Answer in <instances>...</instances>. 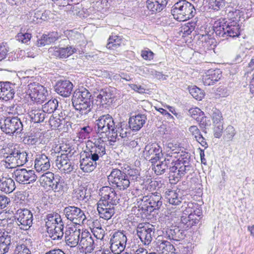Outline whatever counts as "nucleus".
<instances>
[{
    "mask_svg": "<svg viewBox=\"0 0 254 254\" xmlns=\"http://www.w3.org/2000/svg\"><path fill=\"white\" fill-rule=\"evenodd\" d=\"M108 181L112 187L105 186L100 190L101 198L99 202L106 201V196L114 189L120 190H127L132 182H139L141 180L140 171L127 165L121 167V169H114L108 176Z\"/></svg>",
    "mask_w": 254,
    "mask_h": 254,
    "instance_id": "nucleus-1",
    "label": "nucleus"
},
{
    "mask_svg": "<svg viewBox=\"0 0 254 254\" xmlns=\"http://www.w3.org/2000/svg\"><path fill=\"white\" fill-rule=\"evenodd\" d=\"M162 197L160 192H151L141 197L137 198L135 206L138 208L141 217H147L152 212L159 210L162 205Z\"/></svg>",
    "mask_w": 254,
    "mask_h": 254,
    "instance_id": "nucleus-2",
    "label": "nucleus"
},
{
    "mask_svg": "<svg viewBox=\"0 0 254 254\" xmlns=\"http://www.w3.org/2000/svg\"><path fill=\"white\" fill-rule=\"evenodd\" d=\"M213 28L216 36L223 39L238 37L241 34V27L237 19H219L214 22Z\"/></svg>",
    "mask_w": 254,
    "mask_h": 254,
    "instance_id": "nucleus-3",
    "label": "nucleus"
},
{
    "mask_svg": "<svg viewBox=\"0 0 254 254\" xmlns=\"http://www.w3.org/2000/svg\"><path fill=\"white\" fill-rule=\"evenodd\" d=\"M71 102L76 111L81 115H86L91 111L93 97L88 89L82 87L73 92Z\"/></svg>",
    "mask_w": 254,
    "mask_h": 254,
    "instance_id": "nucleus-4",
    "label": "nucleus"
},
{
    "mask_svg": "<svg viewBox=\"0 0 254 254\" xmlns=\"http://www.w3.org/2000/svg\"><path fill=\"white\" fill-rule=\"evenodd\" d=\"M113 117L109 114L101 116L96 121L95 128L98 134L102 136L110 138V141L115 142L117 139V127L119 124H116Z\"/></svg>",
    "mask_w": 254,
    "mask_h": 254,
    "instance_id": "nucleus-5",
    "label": "nucleus"
},
{
    "mask_svg": "<svg viewBox=\"0 0 254 254\" xmlns=\"http://www.w3.org/2000/svg\"><path fill=\"white\" fill-rule=\"evenodd\" d=\"M171 13L177 20L184 21L192 18L196 10L191 3L186 0H180L172 6Z\"/></svg>",
    "mask_w": 254,
    "mask_h": 254,
    "instance_id": "nucleus-6",
    "label": "nucleus"
},
{
    "mask_svg": "<svg viewBox=\"0 0 254 254\" xmlns=\"http://www.w3.org/2000/svg\"><path fill=\"white\" fill-rule=\"evenodd\" d=\"M40 180L44 186L51 189L55 192H64L67 189V185L62 177L51 172L44 173L41 176Z\"/></svg>",
    "mask_w": 254,
    "mask_h": 254,
    "instance_id": "nucleus-7",
    "label": "nucleus"
},
{
    "mask_svg": "<svg viewBox=\"0 0 254 254\" xmlns=\"http://www.w3.org/2000/svg\"><path fill=\"white\" fill-rule=\"evenodd\" d=\"M175 153L179 154V155H178L179 158L177 160H176V157L173 156V157H175V165L177 167L176 169L178 176L176 178L178 179L184 176L192 169V163L193 160L190 153L189 152L182 150L179 152L177 151L171 152L172 155Z\"/></svg>",
    "mask_w": 254,
    "mask_h": 254,
    "instance_id": "nucleus-8",
    "label": "nucleus"
},
{
    "mask_svg": "<svg viewBox=\"0 0 254 254\" xmlns=\"http://www.w3.org/2000/svg\"><path fill=\"white\" fill-rule=\"evenodd\" d=\"M0 128L3 132L10 135H17L23 133V124L18 116L7 117L3 123H0Z\"/></svg>",
    "mask_w": 254,
    "mask_h": 254,
    "instance_id": "nucleus-9",
    "label": "nucleus"
},
{
    "mask_svg": "<svg viewBox=\"0 0 254 254\" xmlns=\"http://www.w3.org/2000/svg\"><path fill=\"white\" fill-rule=\"evenodd\" d=\"M20 229L23 230H28L32 226L33 221V215L32 212L27 209H19L17 210L14 216V219H10V222L8 223V227H10L14 221Z\"/></svg>",
    "mask_w": 254,
    "mask_h": 254,
    "instance_id": "nucleus-10",
    "label": "nucleus"
},
{
    "mask_svg": "<svg viewBox=\"0 0 254 254\" xmlns=\"http://www.w3.org/2000/svg\"><path fill=\"white\" fill-rule=\"evenodd\" d=\"M115 88L107 87L100 90L96 96V104L101 110L108 109L117 100Z\"/></svg>",
    "mask_w": 254,
    "mask_h": 254,
    "instance_id": "nucleus-11",
    "label": "nucleus"
},
{
    "mask_svg": "<svg viewBox=\"0 0 254 254\" xmlns=\"http://www.w3.org/2000/svg\"><path fill=\"white\" fill-rule=\"evenodd\" d=\"M100 163V161L93 154L89 147H87L80 157V169L86 173L91 172L96 168L97 164Z\"/></svg>",
    "mask_w": 254,
    "mask_h": 254,
    "instance_id": "nucleus-12",
    "label": "nucleus"
},
{
    "mask_svg": "<svg viewBox=\"0 0 254 254\" xmlns=\"http://www.w3.org/2000/svg\"><path fill=\"white\" fill-rule=\"evenodd\" d=\"M29 95L31 100L37 104H41L46 100L47 90L39 83H31L28 85Z\"/></svg>",
    "mask_w": 254,
    "mask_h": 254,
    "instance_id": "nucleus-13",
    "label": "nucleus"
},
{
    "mask_svg": "<svg viewBox=\"0 0 254 254\" xmlns=\"http://www.w3.org/2000/svg\"><path fill=\"white\" fill-rule=\"evenodd\" d=\"M63 212L65 217L74 224L83 223L86 219L84 211L77 206H66L64 209Z\"/></svg>",
    "mask_w": 254,
    "mask_h": 254,
    "instance_id": "nucleus-14",
    "label": "nucleus"
},
{
    "mask_svg": "<svg viewBox=\"0 0 254 254\" xmlns=\"http://www.w3.org/2000/svg\"><path fill=\"white\" fill-rule=\"evenodd\" d=\"M176 167L175 165V157H173L171 153H169L166 155L163 161H160L159 164L154 166V171L158 175L163 174L168 170L169 172L176 173Z\"/></svg>",
    "mask_w": 254,
    "mask_h": 254,
    "instance_id": "nucleus-15",
    "label": "nucleus"
},
{
    "mask_svg": "<svg viewBox=\"0 0 254 254\" xmlns=\"http://www.w3.org/2000/svg\"><path fill=\"white\" fill-rule=\"evenodd\" d=\"M145 158L148 160L152 165L157 162L163 157L162 149L161 147L156 143H149L146 145L144 151Z\"/></svg>",
    "mask_w": 254,
    "mask_h": 254,
    "instance_id": "nucleus-16",
    "label": "nucleus"
},
{
    "mask_svg": "<svg viewBox=\"0 0 254 254\" xmlns=\"http://www.w3.org/2000/svg\"><path fill=\"white\" fill-rule=\"evenodd\" d=\"M20 149L19 146L17 144L9 143L3 146L0 150V152L3 157L5 159L6 168L13 167L10 166V164H12L14 162V159H15V157L17 156Z\"/></svg>",
    "mask_w": 254,
    "mask_h": 254,
    "instance_id": "nucleus-17",
    "label": "nucleus"
},
{
    "mask_svg": "<svg viewBox=\"0 0 254 254\" xmlns=\"http://www.w3.org/2000/svg\"><path fill=\"white\" fill-rule=\"evenodd\" d=\"M194 210L193 214H189L188 216L183 215L181 222L185 226L186 229H189L197 224L202 217L201 207L198 203L194 205Z\"/></svg>",
    "mask_w": 254,
    "mask_h": 254,
    "instance_id": "nucleus-18",
    "label": "nucleus"
},
{
    "mask_svg": "<svg viewBox=\"0 0 254 254\" xmlns=\"http://www.w3.org/2000/svg\"><path fill=\"white\" fill-rule=\"evenodd\" d=\"M197 40L196 42L195 48L200 54L206 53L207 51L214 49L213 45L214 39L211 37V35L205 33L198 34Z\"/></svg>",
    "mask_w": 254,
    "mask_h": 254,
    "instance_id": "nucleus-19",
    "label": "nucleus"
},
{
    "mask_svg": "<svg viewBox=\"0 0 254 254\" xmlns=\"http://www.w3.org/2000/svg\"><path fill=\"white\" fill-rule=\"evenodd\" d=\"M137 235L144 245H149L153 240L155 229L152 225L140 224L136 229Z\"/></svg>",
    "mask_w": 254,
    "mask_h": 254,
    "instance_id": "nucleus-20",
    "label": "nucleus"
},
{
    "mask_svg": "<svg viewBox=\"0 0 254 254\" xmlns=\"http://www.w3.org/2000/svg\"><path fill=\"white\" fill-rule=\"evenodd\" d=\"M13 177L17 182L23 184L34 182L37 179L34 170L26 169H16L13 173Z\"/></svg>",
    "mask_w": 254,
    "mask_h": 254,
    "instance_id": "nucleus-21",
    "label": "nucleus"
},
{
    "mask_svg": "<svg viewBox=\"0 0 254 254\" xmlns=\"http://www.w3.org/2000/svg\"><path fill=\"white\" fill-rule=\"evenodd\" d=\"M48 51L51 56L57 59H66L76 53L77 50L70 46H67L66 47L59 46L50 48Z\"/></svg>",
    "mask_w": 254,
    "mask_h": 254,
    "instance_id": "nucleus-22",
    "label": "nucleus"
},
{
    "mask_svg": "<svg viewBox=\"0 0 254 254\" xmlns=\"http://www.w3.org/2000/svg\"><path fill=\"white\" fill-rule=\"evenodd\" d=\"M80 230L75 228L68 227L64 232L65 241L70 247L76 246L80 242Z\"/></svg>",
    "mask_w": 254,
    "mask_h": 254,
    "instance_id": "nucleus-23",
    "label": "nucleus"
},
{
    "mask_svg": "<svg viewBox=\"0 0 254 254\" xmlns=\"http://www.w3.org/2000/svg\"><path fill=\"white\" fill-rule=\"evenodd\" d=\"M91 145L89 146L93 154L102 162L104 160L106 155V143L102 139V137H99L95 140L94 142H91Z\"/></svg>",
    "mask_w": 254,
    "mask_h": 254,
    "instance_id": "nucleus-24",
    "label": "nucleus"
},
{
    "mask_svg": "<svg viewBox=\"0 0 254 254\" xmlns=\"http://www.w3.org/2000/svg\"><path fill=\"white\" fill-rule=\"evenodd\" d=\"M15 84L10 82H0V98L5 101L12 99L15 93Z\"/></svg>",
    "mask_w": 254,
    "mask_h": 254,
    "instance_id": "nucleus-25",
    "label": "nucleus"
},
{
    "mask_svg": "<svg viewBox=\"0 0 254 254\" xmlns=\"http://www.w3.org/2000/svg\"><path fill=\"white\" fill-rule=\"evenodd\" d=\"M73 84L68 80H60L55 85V91L59 95L64 97H69L73 89Z\"/></svg>",
    "mask_w": 254,
    "mask_h": 254,
    "instance_id": "nucleus-26",
    "label": "nucleus"
},
{
    "mask_svg": "<svg viewBox=\"0 0 254 254\" xmlns=\"http://www.w3.org/2000/svg\"><path fill=\"white\" fill-rule=\"evenodd\" d=\"M79 246L86 254L92 253L95 248V244L91 234L88 232L81 233Z\"/></svg>",
    "mask_w": 254,
    "mask_h": 254,
    "instance_id": "nucleus-27",
    "label": "nucleus"
},
{
    "mask_svg": "<svg viewBox=\"0 0 254 254\" xmlns=\"http://www.w3.org/2000/svg\"><path fill=\"white\" fill-rule=\"evenodd\" d=\"M55 164L58 169L64 174L70 173L74 169V165L66 156L57 155Z\"/></svg>",
    "mask_w": 254,
    "mask_h": 254,
    "instance_id": "nucleus-28",
    "label": "nucleus"
},
{
    "mask_svg": "<svg viewBox=\"0 0 254 254\" xmlns=\"http://www.w3.org/2000/svg\"><path fill=\"white\" fill-rule=\"evenodd\" d=\"M147 120L145 114L138 113L130 117L128 121L129 127L133 131L139 130Z\"/></svg>",
    "mask_w": 254,
    "mask_h": 254,
    "instance_id": "nucleus-29",
    "label": "nucleus"
},
{
    "mask_svg": "<svg viewBox=\"0 0 254 254\" xmlns=\"http://www.w3.org/2000/svg\"><path fill=\"white\" fill-rule=\"evenodd\" d=\"M97 210L100 218L107 220L111 219L115 213L114 205L107 203V201L98 202Z\"/></svg>",
    "mask_w": 254,
    "mask_h": 254,
    "instance_id": "nucleus-30",
    "label": "nucleus"
},
{
    "mask_svg": "<svg viewBox=\"0 0 254 254\" xmlns=\"http://www.w3.org/2000/svg\"><path fill=\"white\" fill-rule=\"evenodd\" d=\"M51 164L50 159L45 154L36 155L35 159V168L37 172H45L49 169Z\"/></svg>",
    "mask_w": 254,
    "mask_h": 254,
    "instance_id": "nucleus-31",
    "label": "nucleus"
},
{
    "mask_svg": "<svg viewBox=\"0 0 254 254\" xmlns=\"http://www.w3.org/2000/svg\"><path fill=\"white\" fill-rule=\"evenodd\" d=\"M185 231L177 226H172L167 229L164 234V237L169 240L178 241L185 237Z\"/></svg>",
    "mask_w": 254,
    "mask_h": 254,
    "instance_id": "nucleus-32",
    "label": "nucleus"
},
{
    "mask_svg": "<svg viewBox=\"0 0 254 254\" xmlns=\"http://www.w3.org/2000/svg\"><path fill=\"white\" fill-rule=\"evenodd\" d=\"M222 77V72L219 69H209L203 78V84L205 86L213 85Z\"/></svg>",
    "mask_w": 254,
    "mask_h": 254,
    "instance_id": "nucleus-33",
    "label": "nucleus"
},
{
    "mask_svg": "<svg viewBox=\"0 0 254 254\" xmlns=\"http://www.w3.org/2000/svg\"><path fill=\"white\" fill-rule=\"evenodd\" d=\"M64 223L63 221L54 225L53 228H47L49 236L54 240H61L64 234Z\"/></svg>",
    "mask_w": 254,
    "mask_h": 254,
    "instance_id": "nucleus-34",
    "label": "nucleus"
},
{
    "mask_svg": "<svg viewBox=\"0 0 254 254\" xmlns=\"http://www.w3.org/2000/svg\"><path fill=\"white\" fill-rule=\"evenodd\" d=\"M165 194L169 203L174 205H179L185 199L180 190L177 192L176 190H168L166 191Z\"/></svg>",
    "mask_w": 254,
    "mask_h": 254,
    "instance_id": "nucleus-35",
    "label": "nucleus"
},
{
    "mask_svg": "<svg viewBox=\"0 0 254 254\" xmlns=\"http://www.w3.org/2000/svg\"><path fill=\"white\" fill-rule=\"evenodd\" d=\"M168 0H147L146 1L147 8L152 13L159 12L166 6Z\"/></svg>",
    "mask_w": 254,
    "mask_h": 254,
    "instance_id": "nucleus-36",
    "label": "nucleus"
},
{
    "mask_svg": "<svg viewBox=\"0 0 254 254\" xmlns=\"http://www.w3.org/2000/svg\"><path fill=\"white\" fill-rule=\"evenodd\" d=\"M15 189V182L12 179L4 177L0 178V191L5 193H9Z\"/></svg>",
    "mask_w": 254,
    "mask_h": 254,
    "instance_id": "nucleus-37",
    "label": "nucleus"
},
{
    "mask_svg": "<svg viewBox=\"0 0 254 254\" xmlns=\"http://www.w3.org/2000/svg\"><path fill=\"white\" fill-rule=\"evenodd\" d=\"M11 236L7 231L0 233V254H4L8 252L11 245Z\"/></svg>",
    "mask_w": 254,
    "mask_h": 254,
    "instance_id": "nucleus-38",
    "label": "nucleus"
},
{
    "mask_svg": "<svg viewBox=\"0 0 254 254\" xmlns=\"http://www.w3.org/2000/svg\"><path fill=\"white\" fill-rule=\"evenodd\" d=\"M205 0H204V1ZM206 2L205 6L208 8V9L213 10L217 11L223 8L226 5L225 0H205Z\"/></svg>",
    "mask_w": 254,
    "mask_h": 254,
    "instance_id": "nucleus-39",
    "label": "nucleus"
},
{
    "mask_svg": "<svg viewBox=\"0 0 254 254\" xmlns=\"http://www.w3.org/2000/svg\"><path fill=\"white\" fill-rule=\"evenodd\" d=\"M30 117L32 122L34 123H39L43 122L48 115L42 109L34 110L30 112Z\"/></svg>",
    "mask_w": 254,
    "mask_h": 254,
    "instance_id": "nucleus-40",
    "label": "nucleus"
},
{
    "mask_svg": "<svg viewBox=\"0 0 254 254\" xmlns=\"http://www.w3.org/2000/svg\"><path fill=\"white\" fill-rule=\"evenodd\" d=\"M46 227L47 228H53L54 225L63 221L61 216L57 213H50L47 215Z\"/></svg>",
    "mask_w": 254,
    "mask_h": 254,
    "instance_id": "nucleus-41",
    "label": "nucleus"
},
{
    "mask_svg": "<svg viewBox=\"0 0 254 254\" xmlns=\"http://www.w3.org/2000/svg\"><path fill=\"white\" fill-rule=\"evenodd\" d=\"M58 106V101L57 99H51L42 106V109L46 114H51L56 111Z\"/></svg>",
    "mask_w": 254,
    "mask_h": 254,
    "instance_id": "nucleus-42",
    "label": "nucleus"
},
{
    "mask_svg": "<svg viewBox=\"0 0 254 254\" xmlns=\"http://www.w3.org/2000/svg\"><path fill=\"white\" fill-rule=\"evenodd\" d=\"M87 190L83 187H79L74 190L72 198L78 201H84L86 202L88 200V195H86Z\"/></svg>",
    "mask_w": 254,
    "mask_h": 254,
    "instance_id": "nucleus-43",
    "label": "nucleus"
},
{
    "mask_svg": "<svg viewBox=\"0 0 254 254\" xmlns=\"http://www.w3.org/2000/svg\"><path fill=\"white\" fill-rule=\"evenodd\" d=\"M49 122L53 129H61L62 126L64 125L65 123L67 127H68V125L71 126L70 123L66 122L64 119H61L59 118L54 117L53 116H51Z\"/></svg>",
    "mask_w": 254,
    "mask_h": 254,
    "instance_id": "nucleus-44",
    "label": "nucleus"
},
{
    "mask_svg": "<svg viewBox=\"0 0 254 254\" xmlns=\"http://www.w3.org/2000/svg\"><path fill=\"white\" fill-rule=\"evenodd\" d=\"M196 25L195 22L191 21L182 25L180 31L182 34V37H186L190 35L194 30Z\"/></svg>",
    "mask_w": 254,
    "mask_h": 254,
    "instance_id": "nucleus-45",
    "label": "nucleus"
},
{
    "mask_svg": "<svg viewBox=\"0 0 254 254\" xmlns=\"http://www.w3.org/2000/svg\"><path fill=\"white\" fill-rule=\"evenodd\" d=\"M122 43V39L117 35L110 36L108 39L106 47L109 49H116L120 46Z\"/></svg>",
    "mask_w": 254,
    "mask_h": 254,
    "instance_id": "nucleus-46",
    "label": "nucleus"
},
{
    "mask_svg": "<svg viewBox=\"0 0 254 254\" xmlns=\"http://www.w3.org/2000/svg\"><path fill=\"white\" fill-rule=\"evenodd\" d=\"M189 90L192 96L197 100H201L204 96V91L196 86L189 87Z\"/></svg>",
    "mask_w": 254,
    "mask_h": 254,
    "instance_id": "nucleus-47",
    "label": "nucleus"
},
{
    "mask_svg": "<svg viewBox=\"0 0 254 254\" xmlns=\"http://www.w3.org/2000/svg\"><path fill=\"white\" fill-rule=\"evenodd\" d=\"M27 156V153L25 151H21L20 149L17 156L15 157V159H14V162H16L17 166H23L28 161Z\"/></svg>",
    "mask_w": 254,
    "mask_h": 254,
    "instance_id": "nucleus-48",
    "label": "nucleus"
},
{
    "mask_svg": "<svg viewBox=\"0 0 254 254\" xmlns=\"http://www.w3.org/2000/svg\"><path fill=\"white\" fill-rule=\"evenodd\" d=\"M120 241L122 242L123 244H127V236L123 232H115L112 236L110 242H114V243H117Z\"/></svg>",
    "mask_w": 254,
    "mask_h": 254,
    "instance_id": "nucleus-49",
    "label": "nucleus"
},
{
    "mask_svg": "<svg viewBox=\"0 0 254 254\" xmlns=\"http://www.w3.org/2000/svg\"><path fill=\"white\" fill-rule=\"evenodd\" d=\"M108 195V196H106V199L105 200L106 201H107V203L115 205L119 203L120 195L117 194L115 189L113 190V192Z\"/></svg>",
    "mask_w": 254,
    "mask_h": 254,
    "instance_id": "nucleus-50",
    "label": "nucleus"
},
{
    "mask_svg": "<svg viewBox=\"0 0 254 254\" xmlns=\"http://www.w3.org/2000/svg\"><path fill=\"white\" fill-rule=\"evenodd\" d=\"M92 131V128L88 126H85L80 128L78 132V137L79 139H84L90 137V135Z\"/></svg>",
    "mask_w": 254,
    "mask_h": 254,
    "instance_id": "nucleus-51",
    "label": "nucleus"
},
{
    "mask_svg": "<svg viewBox=\"0 0 254 254\" xmlns=\"http://www.w3.org/2000/svg\"><path fill=\"white\" fill-rule=\"evenodd\" d=\"M111 244V249L115 254H119L123 251L126 247V244H123L122 242H118L117 243H114V242H110Z\"/></svg>",
    "mask_w": 254,
    "mask_h": 254,
    "instance_id": "nucleus-52",
    "label": "nucleus"
},
{
    "mask_svg": "<svg viewBox=\"0 0 254 254\" xmlns=\"http://www.w3.org/2000/svg\"><path fill=\"white\" fill-rule=\"evenodd\" d=\"M116 124H119V126H117V137L118 136V134L119 133V136L122 138L126 137L127 136V132L126 130H125V127L127 126L125 122H117Z\"/></svg>",
    "mask_w": 254,
    "mask_h": 254,
    "instance_id": "nucleus-53",
    "label": "nucleus"
},
{
    "mask_svg": "<svg viewBox=\"0 0 254 254\" xmlns=\"http://www.w3.org/2000/svg\"><path fill=\"white\" fill-rule=\"evenodd\" d=\"M212 119L214 125L222 123L221 122L222 116L221 112L216 108H213L212 110Z\"/></svg>",
    "mask_w": 254,
    "mask_h": 254,
    "instance_id": "nucleus-54",
    "label": "nucleus"
},
{
    "mask_svg": "<svg viewBox=\"0 0 254 254\" xmlns=\"http://www.w3.org/2000/svg\"><path fill=\"white\" fill-rule=\"evenodd\" d=\"M236 134V131L234 127L232 126H228L224 130V137L227 141L232 140Z\"/></svg>",
    "mask_w": 254,
    "mask_h": 254,
    "instance_id": "nucleus-55",
    "label": "nucleus"
},
{
    "mask_svg": "<svg viewBox=\"0 0 254 254\" xmlns=\"http://www.w3.org/2000/svg\"><path fill=\"white\" fill-rule=\"evenodd\" d=\"M31 38V34L28 32L23 33L20 32L17 34L16 36L17 40L23 43H26Z\"/></svg>",
    "mask_w": 254,
    "mask_h": 254,
    "instance_id": "nucleus-56",
    "label": "nucleus"
},
{
    "mask_svg": "<svg viewBox=\"0 0 254 254\" xmlns=\"http://www.w3.org/2000/svg\"><path fill=\"white\" fill-rule=\"evenodd\" d=\"M154 54L148 48H145L141 52V56L145 60L151 61L154 58Z\"/></svg>",
    "mask_w": 254,
    "mask_h": 254,
    "instance_id": "nucleus-57",
    "label": "nucleus"
},
{
    "mask_svg": "<svg viewBox=\"0 0 254 254\" xmlns=\"http://www.w3.org/2000/svg\"><path fill=\"white\" fill-rule=\"evenodd\" d=\"M46 35L49 44L55 42L61 37V34L57 31L50 32Z\"/></svg>",
    "mask_w": 254,
    "mask_h": 254,
    "instance_id": "nucleus-58",
    "label": "nucleus"
},
{
    "mask_svg": "<svg viewBox=\"0 0 254 254\" xmlns=\"http://www.w3.org/2000/svg\"><path fill=\"white\" fill-rule=\"evenodd\" d=\"M50 12L49 10H45L44 12L41 10H37L35 12L34 17L36 18L37 19L46 21L48 19Z\"/></svg>",
    "mask_w": 254,
    "mask_h": 254,
    "instance_id": "nucleus-59",
    "label": "nucleus"
},
{
    "mask_svg": "<svg viewBox=\"0 0 254 254\" xmlns=\"http://www.w3.org/2000/svg\"><path fill=\"white\" fill-rule=\"evenodd\" d=\"M161 247L163 250L169 252L173 253L175 251L174 246L170 242L167 241H163L161 244Z\"/></svg>",
    "mask_w": 254,
    "mask_h": 254,
    "instance_id": "nucleus-60",
    "label": "nucleus"
},
{
    "mask_svg": "<svg viewBox=\"0 0 254 254\" xmlns=\"http://www.w3.org/2000/svg\"><path fill=\"white\" fill-rule=\"evenodd\" d=\"M92 232L94 237L97 239L102 240L105 236V231L101 227L94 228Z\"/></svg>",
    "mask_w": 254,
    "mask_h": 254,
    "instance_id": "nucleus-61",
    "label": "nucleus"
},
{
    "mask_svg": "<svg viewBox=\"0 0 254 254\" xmlns=\"http://www.w3.org/2000/svg\"><path fill=\"white\" fill-rule=\"evenodd\" d=\"M8 51L9 48L6 43H2L0 45V61L5 58Z\"/></svg>",
    "mask_w": 254,
    "mask_h": 254,
    "instance_id": "nucleus-62",
    "label": "nucleus"
},
{
    "mask_svg": "<svg viewBox=\"0 0 254 254\" xmlns=\"http://www.w3.org/2000/svg\"><path fill=\"white\" fill-rule=\"evenodd\" d=\"M214 125V135L215 137L219 138L222 135L223 129V123H220Z\"/></svg>",
    "mask_w": 254,
    "mask_h": 254,
    "instance_id": "nucleus-63",
    "label": "nucleus"
},
{
    "mask_svg": "<svg viewBox=\"0 0 254 254\" xmlns=\"http://www.w3.org/2000/svg\"><path fill=\"white\" fill-rule=\"evenodd\" d=\"M189 130L192 134V135L194 136L195 139H197L199 137L202 135L201 132H200L199 129L195 126H190L189 128Z\"/></svg>",
    "mask_w": 254,
    "mask_h": 254,
    "instance_id": "nucleus-64",
    "label": "nucleus"
}]
</instances>
